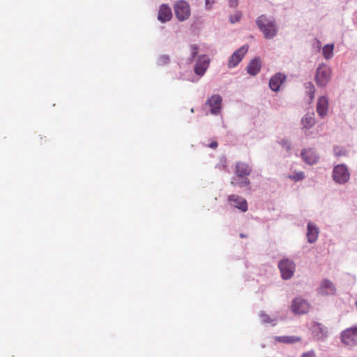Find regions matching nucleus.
<instances>
[{"label":"nucleus","instance_id":"423d86ee","mask_svg":"<svg viewBox=\"0 0 357 357\" xmlns=\"http://www.w3.org/2000/svg\"><path fill=\"white\" fill-rule=\"evenodd\" d=\"M310 310L309 303L301 298H296L291 303V310L296 314H303Z\"/></svg>","mask_w":357,"mask_h":357},{"label":"nucleus","instance_id":"0eeeda50","mask_svg":"<svg viewBox=\"0 0 357 357\" xmlns=\"http://www.w3.org/2000/svg\"><path fill=\"white\" fill-rule=\"evenodd\" d=\"M349 178V173L344 165H338L334 167L333 178L340 183H345Z\"/></svg>","mask_w":357,"mask_h":357},{"label":"nucleus","instance_id":"a878e982","mask_svg":"<svg viewBox=\"0 0 357 357\" xmlns=\"http://www.w3.org/2000/svg\"><path fill=\"white\" fill-rule=\"evenodd\" d=\"M242 17V14L239 11L235 12L233 15H230L229 20L231 23H235L240 20Z\"/></svg>","mask_w":357,"mask_h":357},{"label":"nucleus","instance_id":"473e14b6","mask_svg":"<svg viewBox=\"0 0 357 357\" xmlns=\"http://www.w3.org/2000/svg\"><path fill=\"white\" fill-rule=\"evenodd\" d=\"M218 146V142H213L210 145H209V147L212 148V149H216Z\"/></svg>","mask_w":357,"mask_h":357},{"label":"nucleus","instance_id":"9d476101","mask_svg":"<svg viewBox=\"0 0 357 357\" xmlns=\"http://www.w3.org/2000/svg\"><path fill=\"white\" fill-rule=\"evenodd\" d=\"M228 201L234 207L241 210L243 212L247 211L248 203L246 200L243 197L235 195H231L228 197Z\"/></svg>","mask_w":357,"mask_h":357},{"label":"nucleus","instance_id":"f03ea898","mask_svg":"<svg viewBox=\"0 0 357 357\" xmlns=\"http://www.w3.org/2000/svg\"><path fill=\"white\" fill-rule=\"evenodd\" d=\"M331 71L326 65H321L317 70L315 81L318 86H325L331 78Z\"/></svg>","mask_w":357,"mask_h":357},{"label":"nucleus","instance_id":"4c0bfd02","mask_svg":"<svg viewBox=\"0 0 357 357\" xmlns=\"http://www.w3.org/2000/svg\"><path fill=\"white\" fill-rule=\"evenodd\" d=\"M356 305H357V301L356 302Z\"/></svg>","mask_w":357,"mask_h":357},{"label":"nucleus","instance_id":"ddd939ff","mask_svg":"<svg viewBox=\"0 0 357 357\" xmlns=\"http://www.w3.org/2000/svg\"><path fill=\"white\" fill-rule=\"evenodd\" d=\"M301 157L303 160L309 165H314L317 163L319 160L318 155L312 149L303 150L301 152Z\"/></svg>","mask_w":357,"mask_h":357},{"label":"nucleus","instance_id":"dca6fc26","mask_svg":"<svg viewBox=\"0 0 357 357\" xmlns=\"http://www.w3.org/2000/svg\"><path fill=\"white\" fill-rule=\"evenodd\" d=\"M252 172L251 167L248 165V164L238 162L236 165V173L239 177H243L249 176Z\"/></svg>","mask_w":357,"mask_h":357},{"label":"nucleus","instance_id":"393cba45","mask_svg":"<svg viewBox=\"0 0 357 357\" xmlns=\"http://www.w3.org/2000/svg\"><path fill=\"white\" fill-rule=\"evenodd\" d=\"M289 177V178H291V180H293L294 181H299L304 178L305 175L303 172H296V173L294 174L293 175H290Z\"/></svg>","mask_w":357,"mask_h":357},{"label":"nucleus","instance_id":"f704fd0d","mask_svg":"<svg viewBox=\"0 0 357 357\" xmlns=\"http://www.w3.org/2000/svg\"><path fill=\"white\" fill-rule=\"evenodd\" d=\"M284 145H287V150H289L290 149V146L288 144L287 142H284Z\"/></svg>","mask_w":357,"mask_h":357},{"label":"nucleus","instance_id":"2eb2a0df","mask_svg":"<svg viewBox=\"0 0 357 357\" xmlns=\"http://www.w3.org/2000/svg\"><path fill=\"white\" fill-rule=\"evenodd\" d=\"M286 77L282 73H278L275 76L271 78L269 82L270 88L274 91H277L279 90L281 84L285 80Z\"/></svg>","mask_w":357,"mask_h":357},{"label":"nucleus","instance_id":"a211bd4d","mask_svg":"<svg viewBox=\"0 0 357 357\" xmlns=\"http://www.w3.org/2000/svg\"><path fill=\"white\" fill-rule=\"evenodd\" d=\"M319 235L318 228L312 223L309 222L307 225V237L309 243H314Z\"/></svg>","mask_w":357,"mask_h":357},{"label":"nucleus","instance_id":"6ab92c4d","mask_svg":"<svg viewBox=\"0 0 357 357\" xmlns=\"http://www.w3.org/2000/svg\"><path fill=\"white\" fill-rule=\"evenodd\" d=\"M312 331L317 336L318 339H322L327 336V328L320 323H315L312 326Z\"/></svg>","mask_w":357,"mask_h":357},{"label":"nucleus","instance_id":"9b49d317","mask_svg":"<svg viewBox=\"0 0 357 357\" xmlns=\"http://www.w3.org/2000/svg\"><path fill=\"white\" fill-rule=\"evenodd\" d=\"M328 105V99L326 96H323L318 99L317 104V112L320 117L323 118L327 115Z\"/></svg>","mask_w":357,"mask_h":357},{"label":"nucleus","instance_id":"c756f323","mask_svg":"<svg viewBox=\"0 0 357 357\" xmlns=\"http://www.w3.org/2000/svg\"><path fill=\"white\" fill-rule=\"evenodd\" d=\"M260 316L262 321L264 323H270L272 321V319L269 317V316L266 314L265 313H261Z\"/></svg>","mask_w":357,"mask_h":357},{"label":"nucleus","instance_id":"cd10ccee","mask_svg":"<svg viewBox=\"0 0 357 357\" xmlns=\"http://www.w3.org/2000/svg\"><path fill=\"white\" fill-rule=\"evenodd\" d=\"M190 50H191L192 59H195V57L197 56V54L198 53V46L196 45H191Z\"/></svg>","mask_w":357,"mask_h":357},{"label":"nucleus","instance_id":"1a4fd4ad","mask_svg":"<svg viewBox=\"0 0 357 357\" xmlns=\"http://www.w3.org/2000/svg\"><path fill=\"white\" fill-rule=\"evenodd\" d=\"M247 51L248 48L245 47H242L235 51L229 58L228 61V67L229 68L236 67L241 62Z\"/></svg>","mask_w":357,"mask_h":357},{"label":"nucleus","instance_id":"4468645a","mask_svg":"<svg viewBox=\"0 0 357 357\" xmlns=\"http://www.w3.org/2000/svg\"><path fill=\"white\" fill-rule=\"evenodd\" d=\"M172 17V13L171 8L165 4L160 6L158 19L162 22L169 21Z\"/></svg>","mask_w":357,"mask_h":357},{"label":"nucleus","instance_id":"20e7f679","mask_svg":"<svg viewBox=\"0 0 357 357\" xmlns=\"http://www.w3.org/2000/svg\"><path fill=\"white\" fill-rule=\"evenodd\" d=\"M282 278L284 280L290 279L295 271V264L289 259H282L278 264Z\"/></svg>","mask_w":357,"mask_h":357},{"label":"nucleus","instance_id":"7ed1b4c3","mask_svg":"<svg viewBox=\"0 0 357 357\" xmlns=\"http://www.w3.org/2000/svg\"><path fill=\"white\" fill-rule=\"evenodd\" d=\"M176 17L179 21L187 20L190 15V9L188 3L185 1H179L174 6Z\"/></svg>","mask_w":357,"mask_h":357},{"label":"nucleus","instance_id":"c85d7f7f","mask_svg":"<svg viewBox=\"0 0 357 357\" xmlns=\"http://www.w3.org/2000/svg\"><path fill=\"white\" fill-rule=\"evenodd\" d=\"M307 84L308 85L307 87L310 88V91H309L310 97V100H312L314 97V93H315L314 87L311 82H308Z\"/></svg>","mask_w":357,"mask_h":357},{"label":"nucleus","instance_id":"f257e3e1","mask_svg":"<svg viewBox=\"0 0 357 357\" xmlns=\"http://www.w3.org/2000/svg\"><path fill=\"white\" fill-rule=\"evenodd\" d=\"M256 24L266 39L272 38L276 36L278 29L275 21L273 19L269 18L265 15H261L257 18Z\"/></svg>","mask_w":357,"mask_h":357},{"label":"nucleus","instance_id":"6e6552de","mask_svg":"<svg viewBox=\"0 0 357 357\" xmlns=\"http://www.w3.org/2000/svg\"><path fill=\"white\" fill-rule=\"evenodd\" d=\"M222 98L219 95H213L208 99L206 105L210 107L212 114H218L220 113L222 105Z\"/></svg>","mask_w":357,"mask_h":357},{"label":"nucleus","instance_id":"aec40b11","mask_svg":"<svg viewBox=\"0 0 357 357\" xmlns=\"http://www.w3.org/2000/svg\"><path fill=\"white\" fill-rule=\"evenodd\" d=\"M261 69V61L259 59H255L250 61L248 66V73L251 75H257Z\"/></svg>","mask_w":357,"mask_h":357},{"label":"nucleus","instance_id":"7c9ffc66","mask_svg":"<svg viewBox=\"0 0 357 357\" xmlns=\"http://www.w3.org/2000/svg\"><path fill=\"white\" fill-rule=\"evenodd\" d=\"M301 357H316V355L314 351H310L303 354Z\"/></svg>","mask_w":357,"mask_h":357},{"label":"nucleus","instance_id":"2f4dec72","mask_svg":"<svg viewBox=\"0 0 357 357\" xmlns=\"http://www.w3.org/2000/svg\"><path fill=\"white\" fill-rule=\"evenodd\" d=\"M215 0H206V5L208 8H210L211 5L213 4Z\"/></svg>","mask_w":357,"mask_h":357},{"label":"nucleus","instance_id":"b1692460","mask_svg":"<svg viewBox=\"0 0 357 357\" xmlns=\"http://www.w3.org/2000/svg\"><path fill=\"white\" fill-rule=\"evenodd\" d=\"M334 154L336 157L344 156L347 155V151L343 147L335 146L334 148Z\"/></svg>","mask_w":357,"mask_h":357},{"label":"nucleus","instance_id":"bb28decb","mask_svg":"<svg viewBox=\"0 0 357 357\" xmlns=\"http://www.w3.org/2000/svg\"><path fill=\"white\" fill-rule=\"evenodd\" d=\"M170 61L169 56L167 55H162L158 58V63L160 66L167 64Z\"/></svg>","mask_w":357,"mask_h":357},{"label":"nucleus","instance_id":"4be33fe9","mask_svg":"<svg viewBox=\"0 0 357 357\" xmlns=\"http://www.w3.org/2000/svg\"><path fill=\"white\" fill-rule=\"evenodd\" d=\"M275 340L279 342H282L285 344H294L301 342V338L298 336L284 335L276 337Z\"/></svg>","mask_w":357,"mask_h":357},{"label":"nucleus","instance_id":"72a5a7b5","mask_svg":"<svg viewBox=\"0 0 357 357\" xmlns=\"http://www.w3.org/2000/svg\"><path fill=\"white\" fill-rule=\"evenodd\" d=\"M231 6H236L237 5V0H229Z\"/></svg>","mask_w":357,"mask_h":357},{"label":"nucleus","instance_id":"c9c22d12","mask_svg":"<svg viewBox=\"0 0 357 357\" xmlns=\"http://www.w3.org/2000/svg\"><path fill=\"white\" fill-rule=\"evenodd\" d=\"M243 183L245 185H248L250 183V181L248 179H245V181L243 182Z\"/></svg>","mask_w":357,"mask_h":357},{"label":"nucleus","instance_id":"f8f14e48","mask_svg":"<svg viewBox=\"0 0 357 357\" xmlns=\"http://www.w3.org/2000/svg\"><path fill=\"white\" fill-rule=\"evenodd\" d=\"M208 64L209 59L208 56L206 55L201 56L195 66V73L198 75H203L208 68Z\"/></svg>","mask_w":357,"mask_h":357},{"label":"nucleus","instance_id":"e433bc0d","mask_svg":"<svg viewBox=\"0 0 357 357\" xmlns=\"http://www.w3.org/2000/svg\"><path fill=\"white\" fill-rule=\"evenodd\" d=\"M240 236H241V238H244V237H245V234H240Z\"/></svg>","mask_w":357,"mask_h":357},{"label":"nucleus","instance_id":"39448f33","mask_svg":"<svg viewBox=\"0 0 357 357\" xmlns=\"http://www.w3.org/2000/svg\"><path fill=\"white\" fill-rule=\"evenodd\" d=\"M342 342L348 346L357 344V326L345 329L341 333Z\"/></svg>","mask_w":357,"mask_h":357},{"label":"nucleus","instance_id":"412c9836","mask_svg":"<svg viewBox=\"0 0 357 357\" xmlns=\"http://www.w3.org/2000/svg\"><path fill=\"white\" fill-rule=\"evenodd\" d=\"M315 123L316 121L314 119V114L313 112L306 114L301 120L302 126L303 128L307 129L312 128Z\"/></svg>","mask_w":357,"mask_h":357},{"label":"nucleus","instance_id":"f3484780","mask_svg":"<svg viewBox=\"0 0 357 357\" xmlns=\"http://www.w3.org/2000/svg\"><path fill=\"white\" fill-rule=\"evenodd\" d=\"M336 289L333 284V283L328 280H324L321 282V284L319 287V291L322 294H334L335 293Z\"/></svg>","mask_w":357,"mask_h":357},{"label":"nucleus","instance_id":"5701e85b","mask_svg":"<svg viewBox=\"0 0 357 357\" xmlns=\"http://www.w3.org/2000/svg\"><path fill=\"white\" fill-rule=\"evenodd\" d=\"M334 45L328 44L323 47V55L326 59H331L333 55Z\"/></svg>","mask_w":357,"mask_h":357}]
</instances>
